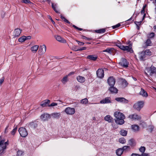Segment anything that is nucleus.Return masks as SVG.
Wrapping results in <instances>:
<instances>
[{"label":"nucleus","instance_id":"nucleus-1","mask_svg":"<svg viewBox=\"0 0 156 156\" xmlns=\"http://www.w3.org/2000/svg\"><path fill=\"white\" fill-rule=\"evenodd\" d=\"M114 115L115 118V121L117 124L121 125L124 123V119L125 117L122 113L116 112L115 113Z\"/></svg>","mask_w":156,"mask_h":156},{"label":"nucleus","instance_id":"nucleus-2","mask_svg":"<svg viewBox=\"0 0 156 156\" xmlns=\"http://www.w3.org/2000/svg\"><path fill=\"white\" fill-rule=\"evenodd\" d=\"M117 46L119 47L120 49L123 51H126L130 53L133 52V50L132 49V44H129V46H124L119 41L115 43Z\"/></svg>","mask_w":156,"mask_h":156},{"label":"nucleus","instance_id":"nucleus-3","mask_svg":"<svg viewBox=\"0 0 156 156\" xmlns=\"http://www.w3.org/2000/svg\"><path fill=\"white\" fill-rule=\"evenodd\" d=\"M145 73L146 75L152 76L154 74L156 73V67L152 65L150 67H147L146 69Z\"/></svg>","mask_w":156,"mask_h":156},{"label":"nucleus","instance_id":"nucleus-4","mask_svg":"<svg viewBox=\"0 0 156 156\" xmlns=\"http://www.w3.org/2000/svg\"><path fill=\"white\" fill-rule=\"evenodd\" d=\"M5 141L3 139H2L1 137L0 136V155L2 156L5 152V150L6 149L5 145L4 144Z\"/></svg>","mask_w":156,"mask_h":156},{"label":"nucleus","instance_id":"nucleus-5","mask_svg":"<svg viewBox=\"0 0 156 156\" xmlns=\"http://www.w3.org/2000/svg\"><path fill=\"white\" fill-rule=\"evenodd\" d=\"M144 105V101H139L135 103L133 106V107L136 110L140 111L141 109L143 107Z\"/></svg>","mask_w":156,"mask_h":156},{"label":"nucleus","instance_id":"nucleus-6","mask_svg":"<svg viewBox=\"0 0 156 156\" xmlns=\"http://www.w3.org/2000/svg\"><path fill=\"white\" fill-rule=\"evenodd\" d=\"M19 132L20 136L23 137H25L28 135L27 132L24 128H20L19 129Z\"/></svg>","mask_w":156,"mask_h":156},{"label":"nucleus","instance_id":"nucleus-7","mask_svg":"<svg viewBox=\"0 0 156 156\" xmlns=\"http://www.w3.org/2000/svg\"><path fill=\"white\" fill-rule=\"evenodd\" d=\"M65 112L68 115H72L75 112V110L74 108L68 107L65 109Z\"/></svg>","mask_w":156,"mask_h":156},{"label":"nucleus","instance_id":"nucleus-8","mask_svg":"<svg viewBox=\"0 0 156 156\" xmlns=\"http://www.w3.org/2000/svg\"><path fill=\"white\" fill-rule=\"evenodd\" d=\"M119 64L122 66L126 68L128 66L129 62L127 61L126 59L124 58H122Z\"/></svg>","mask_w":156,"mask_h":156},{"label":"nucleus","instance_id":"nucleus-9","mask_svg":"<svg viewBox=\"0 0 156 156\" xmlns=\"http://www.w3.org/2000/svg\"><path fill=\"white\" fill-rule=\"evenodd\" d=\"M46 50V47L45 45L43 44L40 46L38 53L39 55H42L45 53Z\"/></svg>","mask_w":156,"mask_h":156},{"label":"nucleus","instance_id":"nucleus-10","mask_svg":"<svg viewBox=\"0 0 156 156\" xmlns=\"http://www.w3.org/2000/svg\"><path fill=\"white\" fill-rule=\"evenodd\" d=\"M139 57L141 61L145 60L148 58L144 51L139 53Z\"/></svg>","mask_w":156,"mask_h":156},{"label":"nucleus","instance_id":"nucleus-11","mask_svg":"<svg viewBox=\"0 0 156 156\" xmlns=\"http://www.w3.org/2000/svg\"><path fill=\"white\" fill-rule=\"evenodd\" d=\"M115 80L114 78L112 76L110 77L108 80V83L110 86H114L115 84Z\"/></svg>","mask_w":156,"mask_h":156},{"label":"nucleus","instance_id":"nucleus-12","mask_svg":"<svg viewBox=\"0 0 156 156\" xmlns=\"http://www.w3.org/2000/svg\"><path fill=\"white\" fill-rule=\"evenodd\" d=\"M96 73L98 77L101 78L104 77V71L103 69H99L97 71Z\"/></svg>","mask_w":156,"mask_h":156},{"label":"nucleus","instance_id":"nucleus-13","mask_svg":"<svg viewBox=\"0 0 156 156\" xmlns=\"http://www.w3.org/2000/svg\"><path fill=\"white\" fill-rule=\"evenodd\" d=\"M128 117L132 120H138L141 119L140 116L136 114L130 115Z\"/></svg>","mask_w":156,"mask_h":156},{"label":"nucleus","instance_id":"nucleus-14","mask_svg":"<svg viewBox=\"0 0 156 156\" xmlns=\"http://www.w3.org/2000/svg\"><path fill=\"white\" fill-rule=\"evenodd\" d=\"M115 99L117 101L122 103L126 104L128 102V100L124 98H116Z\"/></svg>","mask_w":156,"mask_h":156},{"label":"nucleus","instance_id":"nucleus-15","mask_svg":"<svg viewBox=\"0 0 156 156\" xmlns=\"http://www.w3.org/2000/svg\"><path fill=\"white\" fill-rule=\"evenodd\" d=\"M111 102V98L109 97H107L100 101V103L102 104L110 103Z\"/></svg>","mask_w":156,"mask_h":156},{"label":"nucleus","instance_id":"nucleus-16","mask_svg":"<svg viewBox=\"0 0 156 156\" xmlns=\"http://www.w3.org/2000/svg\"><path fill=\"white\" fill-rule=\"evenodd\" d=\"M50 115L48 114H44L41 116V119L44 121L47 120L48 119L50 118Z\"/></svg>","mask_w":156,"mask_h":156},{"label":"nucleus","instance_id":"nucleus-17","mask_svg":"<svg viewBox=\"0 0 156 156\" xmlns=\"http://www.w3.org/2000/svg\"><path fill=\"white\" fill-rule=\"evenodd\" d=\"M21 32V30L19 28L15 29L14 32V37L19 36Z\"/></svg>","mask_w":156,"mask_h":156},{"label":"nucleus","instance_id":"nucleus-18","mask_svg":"<svg viewBox=\"0 0 156 156\" xmlns=\"http://www.w3.org/2000/svg\"><path fill=\"white\" fill-rule=\"evenodd\" d=\"M115 51V49L112 48H109L103 50V52H107L110 54H113Z\"/></svg>","mask_w":156,"mask_h":156},{"label":"nucleus","instance_id":"nucleus-19","mask_svg":"<svg viewBox=\"0 0 156 156\" xmlns=\"http://www.w3.org/2000/svg\"><path fill=\"white\" fill-rule=\"evenodd\" d=\"M29 127L32 129H35L37 126V124L36 122H31L28 124Z\"/></svg>","mask_w":156,"mask_h":156},{"label":"nucleus","instance_id":"nucleus-20","mask_svg":"<svg viewBox=\"0 0 156 156\" xmlns=\"http://www.w3.org/2000/svg\"><path fill=\"white\" fill-rule=\"evenodd\" d=\"M139 94L144 97H147L148 96L147 92L142 88H141V90L139 92Z\"/></svg>","mask_w":156,"mask_h":156},{"label":"nucleus","instance_id":"nucleus-21","mask_svg":"<svg viewBox=\"0 0 156 156\" xmlns=\"http://www.w3.org/2000/svg\"><path fill=\"white\" fill-rule=\"evenodd\" d=\"M97 56L95 55H89L87 56V58L90 60L95 61L97 58Z\"/></svg>","mask_w":156,"mask_h":156},{"label":"nucleus","instance_id":"nucleus-22","mask_svg":"<svg viewBox=\"0 0 156 156\" xmlns=\"http://www.w3.org/2000/svg\"><path fill=\"white\" fill-rule=\"evenodd\" d=\"M56 40L61 42L63 43H66V40L62 38L61 37L59 36H55Z\"/></svg>","mask_w":156,"mask_h":156},{"label":"nucleus","instance_id":"nucleus-23","mask_svg":"<svg viewBox=\"0 0 156 156\" xmlns=\"http://www.w3.org/2000/svg\"><path fill=\"white\" fill-rule=\"evenodd\" d=\"M105 120L109 122H113V119L110 115H108L105 117Z\"/></svg>","mask_w":156,"mask_h":156},{"label":"nucleus","instance_id":"nucleus-24","mask_svg":"<svg viewBox=\"0 0 156 156\" xmlns=\"http://www.w3.org/2000/svg\"><path fill=\"white\" fill-rule=\"evenodd\" d=\"M109 90L112 93L116 94L118 93V89L114 86H110L109 88Z\"/></svg>","mask_w":156,"mask_h":156},{"label":"nucleus","instance_id":"nucleus-25","mask_svg":"<svg viewBox=\"0 0 156 156\" xmlns=\"http://www.w3.org/2000/svg\"><path fill=\"white\" fill-rule=\"evenodd\" d=\"M50 102V101L48 100H46L42 101L41 105L43 107H45L47 105H48Z\"/></svg>","mask_w":156,"mask_h":156},{"label":"nucleus","instance_id":"nucleus-26","mask_svg":"<svg viewBox=\"0 0 156 156\" xmlns=\"http://www.w3.org/2000/svg\"><path fill=\"white\" fill-rule=\"evenodd\" d=\"M76 79L77 81L80 83H83L85 81V78L81 76H78Z\"/></svg>","mask_w":156,"mask_h":156},{"label":"nucleus","instance_id":"nucleus-27","mask_svg":"<svg viewBox=\"0 0 156 156\" xmlns=\"http://www.w3.org/2000/svg\"><path fill=\"white\" fill-rule=\"evenodd\" d=\"M39 48L37 45H35L31 48V50L34 53H36Z\"/></svg>","mask_w":156,"mask_h":156},{"label":"nucleus","instance_id":"nucleus-28","mask_svg":"<svg viewBox=\"0 0 156 156\" xmlns=\"http://www.w3.org/2000/svg\"><path fill=\"white\" fill-rule=\"evenodd\" d=\"M123 150L122 148H120L116 150V154L118 156H121L122 154Z\"/></svg>","mask_w":156,"mask_h":156},{"label":"nucleus","instance_id":"nucleus-29","mask_svg":"<svg viewBox=\"0 0 156 156\" xmlns=\"http://www.w3.org/2000/svg\"><path fill=\"white\" fill-rule=\"evenodd\" d=\"M68 76L66 75L65 76L63 77V78L61 80V81L63 84H65L68 81Z\"/></svg>","mask_w":156,"mask_h":156},{"label":"nucleus","instance_id":"nucleus-30","mask_svg":"<svg viewBox=\"0 0 156 156\" xmlns=\"http://www.w3.org/2000/svg\"><path fill=\"white\" fill-rule=\"evenodd\" d=\"M146 56L148 57V56L152 55V53L149 49H146L145 51H144Z\"/></svg>","mask_w":156,"mask_h":156},{"label":"nucleus","instance_id":"nucleus-31","mask_svg":"<svg viewBox=\"0 0 156 156\" xmlns=\"http://www.w3.org/2000/svg\"><path fill=\"white\" fill-rule=\"evenodd\" d=\"M132 129L134 131H137L139 130V127L137 125H133L131 126Z\"/></svg>","mask_w":156,"mask_h":156},{"label":"nucleus","instance_id":"nucleus-32","mask_svg":"<svg viewBox=\"0 0 156 156\" xmlns=\"http://www.w3.org/2000/svg\"><path fill=\"white\" fill-rule=\"evenodd\" d=\"M129 145L131 146H133L135 145V141L133 139H130L128 141Z\"/></svg>","mask_w":156,"mask_h":156},{"label":"nucleus","instance_id":"nucleus-33","mask_svg":"<svg viewBox=\"0 0 156 156\" xmlns=\"http://www.w3.org/2000/svg\"><path fill=\"white\" fill-rule=\"evenodd\" d=\"M127 131L126 130L121 129L120 131V134L123 136H126L127 135Z\"/></svg>","mask_w":156,"mask_h":156},{"label":"nucleus","instance_id":"nucleus-34","mask_svg":"<svg viewBox=\"0 0 156 156\" xmlns=\"http://www.w3.org/2000/svg\"><path fill=\"white\" fill-rule=\"evenodd\" d=\"M80 102L82 104L86 105L88 104V101L87 98H85L81 100Z\"/></svg>","mask_w":156,"mask_h":156},{"label":"nucleus","instance_id":"nucleus-35","mask_svg":"<svg viewBox=\"0 0 156 156\" xmlns=\"http://www.w3.org/2000/svg\"><path fill=\"white\" fill-rule=\"evenodd\" d=\"M119 141L122 144H125L126 142V140L123 137L120 138L119 140Z\"/></svg>","mask_w":156,"mask_h":156},{"label":"nucleus","instance_id":"nucleus-36","mask_svg":"<svg viewBox=\"0 0 156 156\" xmlns=\"http://www.w3.org/2000/svg\"><path fill=\"white\" fill-rule=\"evenodd\" d=\"M52 116L55 118H58L59 117L60 114L59 113H54L51 114Z\"/></svg>","mask_w":156,"mask_h":156},{"label":"nucleus","instance_id":"nucleus-37","mask_svg":"<svg viewBox=\"0 0 156 156\" xmlns=\"http://www.w3.org/2000/svg\"><path fill=\"white\" fill-rule=\"evenodd\" d=\"M26 40V36H23L19 38L18 39L19 41L20 42H23Z\"/></svg>","mask_w":156,"mask_h":156},{"label":"nucleus","instance_id":"nucleus-38","mask_svg":"<svg viewBox=\"0 0 156 156\" xmlns=\"http://www.w3.org/2000/svg\"><path fill=\"white\" fill-rule=\"evenodd\" d=\"M96 32L98 33H104L105 31V30L104 29H101L99 30H96Z\"/></svg>","mask_w":156,"mask_h":156},{"label":"nucleus","instance_id":"nucleus-39","mask_svg":"<svg viewBox=\"0 0 156 156\" xmlns=\"http://www.w3.org/2000/svg\"><path fill=\"white\" fill-rule=\"evenodd\" d=\"M154 128V126L152 125H149L147 129L148 131L151 133Z\"/></svg>","mask_w":156,"mask_h":156},{"label":"nucleus","instance_id":"nucleus-40","mask_svg":"<svg viewBox=\"0 0 156 156\" xmlns=\"http://www.w3.org/2000/svg\"><path fill=\"white\" fill-rule=\"evenodd\" d=\"M122 83V86L124 87H126L128 84L127 81L125 79L123 80Z\"/></svg>","mask_w":156,"mask_h":156},{"label":"nucleus","instance_id":"nucleus-41","mask_svg":"<svg viewBox=\"0 0 156 156\" xmlns=\"http://www.w3.org/2000/svg\"><path fill=\"white\" fill-rule=\"evenodd\" d=\"M146 44L147 46H151L152 43L150 39H148L146 42Z\"/></svg>","mask_w":156,"mask_h":156},{"label":"nucleus","instance_id":"nucleus-42","mask_svg":"<svg viewBox=\"0 0 156 156\" xmlns=\"http://www.w3.org/2000/svg\"><path fill=\"white\" fill-rule=\"evenodd\" d=\"M60 17L62 20L68 23H70L69 21L66 19V18L64 17L62 15H61Z\"/></svg>","mask_w":156,"mask_h":156},{"label":"nucleus","instance_id":"nucleus-43","mask_svg":"<svg viewBox=\"0 0 156 156\" xmlns=\"http://www.w3.org/2000/svg\"><path fill=\"white\" fill-rule=\"evenodd\" d=\"M139 151L143 153H144L145 150V147H141L140 148Z\"/></svg>","mask_w":156,"mask_h":156},{"label":"nucleus","instance_id":"nucleus-44","mask_svg":"<svg viewBox=\"0 0 156 156\" xmlns=\"http://www.w3.org/2000/svg\"><path fill=\"white\" fill-rule=\"evenodd\" d=\"M17 130V127H15L11 131V134L12 135H14L15 133L16 132Z\"/></svg>","mask_w":156,"mask_h":156},{"label":"nucleus","instance_id":"nucleus-45","mask_svg":"<svg viewBox=\"0 0 156 156\" xmlns=\"http://www.w3.org/2000/svg\"><path fill=\"white\" fill-rule=\"evenodd\" d=\"M122 148L123 150V151H124L129 149L130 148V147L128 146H125L123 147Z\"/></svg>","mask_w":156,"mask_h":156},{"label":"nucleus","instance_id":"nucleus-46","mask_svg":"<svg viewBox=\"0 0 156 156\" xmlns=\"http://www.w3.org/2000/svg\"><path fill=\"white\" fill-rule=\"evenodd\" d=\"M23 154V152L21 151H18L17 152V156H21Z\"/></svg>","mask_w":156,"mask_h":156},{"label":"nucleus","instance_id":"nucleus-47","mask_svg":"<svg viewBox=\"0 0 156 156\" xmlns=\"http://www.w3.org/2000/svg\"><path fill=\"white\" fill-rule=\"evenodd\" d=\"M22 2L25 4L30 3H31L30 1L29 0H22Z\"/></svg>","mask_w":156,"mask_h":156},{"label":"nucleus","instance_id":"nucleus-48","mask_svg":"<svg viewBox=\"0 0 156 156\" xmlns=\"http://www.w3.org/2000/svg\"><path fill=\"white\" fill-rule=\"evenodd\" d=\"M55 5H54L53 3L52 4V8L56 12L58 13V11L56 10L55 7Z\"/></svg>","mask_w":156,"mask_h":156},{"label":"nucleus","instance_id":"nucleus-49","mask_svg":"<svg viewBox=\"0 0 156 156\" xmlns=\"http://www.w3.org/2000/svg\"><path fill=\"white\" fill-rule=\"evenodd\" d=\"M120 25H121L119 23L118 24H117L113 26L112 27L113 29H115L116 28L119 27H120Z\"/></svg>","mask_w":156,"mask_h":156},{"label":"nucleus","instance_id":"nucleus-50","mask_svg":"<svg viewBox=\"0 0 156 156\" xmlns=\"http://www.w3.org/2000/svg\"><path fill=\"white\" fill-rule=\"evenodd\" d=\"M155 35V34L154 33H151L149 35V37L150 38H153L154 37Z\"/></svg>","mask_w":156,"mask_h":156},{"label":"nucleus","instance_id":"nucleus-51","mask_svg":"<svg viewBox=\"0 0 156 156\" xmlns=\"http://www.w3.org/2000/svg\"><path fill=\"white\" fill-rule=\"evenodd\" d=\"M5 15V12L3 11H2L1 12V16L2 18H4Z\"/></svg>","mask_w":156,"mask_h":156},{"label":"nucleus","instance_id":"nucleus-52","mask_svg":"<svg viewBox=\"0 0 156 156\" xmlns=\"http://www.w3.org/2000/svg\"><path fill=\"white\" fill-rule=\"evenodd\" d=\"M4 80V77H2L0 79V86H1L2 84V83L3 82Z\"/></svg>","mask_w":156,"mask_h":156},{"label":"nucleus","instance_id":"nucleus-53","mask_svg":"<svg viewBox=\"0 0 156 156\" xmlns=\"http://www.w3.org/2000/svg\"><path fill=\"white\" fill-rule=\"evenodd\" d=\"M57 105V103H55V102H53L51 103L50 105H48L49 107H51V106H56Z\"/></svg>","mask_w":156,"mask_h":156},{"label":"nucleus","instance_id":"nucleus-54","mask_svg":"<svg viewBox=\"0 0 156 156\" xmlns=\"http://www.w3.org/2000/svg\"><path fill=\"white\" fill-rule=\"evenodd\" d=\"M76 41L77 42L78 44L82 46L84 44V43L83 42L79 41H78L77 40H76Z\"/></svg>","mask_w":156,"mask_h":156},{"label":"nucleus","instance_id":"nucleus-55","mask_svg":"<svg viewBox=\"0 0 156 156\" xmlns=\"http://www.w3.org/2000/svg\"><path fill=\"white\" fill-rule=\"evenodd\" d=\"M141 22L142 21H140L139 22L135 21V23L136 25V26H139V25H140Z\"/></svg>","mask_w":156,"mask_h":156},{"label":"nucleus","instance_id":"nucleus-56","mask_svg":"<svg viewBox=\"0 0 156 156\" xmlns=\"http://www.w3.org/2000/svg\"><path fill=\"white\" fill-rule=\"evenodd\" d=\"M87 49V47H82V48H80V49L77 50V51H82L83 50H85Z\"/></svg>","mask_w":156,"mask_h":156},{"label":"nucleus","instance_id":"nucleus-57","mask_svg":"<svg viewBox=\"0 0 156 156\" xmlns=\"http://www.w3.org/2000/svg\"><path fill=\"white\" fill-rule=\"evenodd\" d=\"M131 156H141V155L140 154H136V153H132L131 155Z\"/></svg>","mask_w":156,"mask_h":156},{"label":"nucleus","instance_id":"nucleus-58","mask_svg":"<svg viewBox=\"0 0 156 156\" xmlns=\"http://www.w3.org/2000/svg\"><path fill=\"white\" fill-rule=\"evenodd\" d=\"M82 38L83 39H87V40H91V38H88L84 36H82Z\"/></svg>","mask_w":156,"mask_h":156},{"label":"nucleus","instance_id":"nucleus-59","mask_svg":"<svg viewBox=\"0 0 156 156\" xmlns=\"http://www.w3.org/2000/svg\"><path fill=\"white\" fill-rule=\"evenodd\" d=\"M9 126L8 125L7 126V127L5 128V133H6L8 132V130L9 129Z\"/></svg>","mask_w":156,"mask_h":156},{"label":"nucleus","instance_id":"nucleus-60","mask_svg":"<svg viewBox=\"0 0 156 156\" xmlns=\"http://www.w3.org/2000/svg\"><path fill=\"white\" fill-rule=\"evenodd\" d=\"M141 155V156H149V155L148 154L144 153H142Z\"/></svg>","mask_w":156,"mask_h":156},{"label":"nucleus","instance_id":"nucleus-61","mask_svg":"<svg viewBox=\"0 0 156 156\" xmlns=\"http://www.w3.org/2000/svg\"><path fill=\"white\" fill-rule=\"evenodd\" d=\"M145 12V9H142L141 11V13L142 14H144V16H145V14L144 13Z\"/></svg>","mask_w":156,"mask_h":156},{"label":"nucleus","instance_id":"nucleus-62","mask_svg":"<svg viewBox=\"0 0 156 156\" xmlns=\"http://www.w3.org/2000/svg\"><path fill=\"white\" fill-rule=\"evenodd\" d=\"M49 19H50V20H51V21L52 23L53 24H55V22H54V21L52 20V19L51 18V17L50 16H49Z\"/></svg>","mask_w":156,"mask_h":156},{"label":"nucleus","instance_id":"nucleus-63","mask_svg":"<svg viewBox=\"0 0 156 156\" xmlns=\"http://www.w3.org/2000/svg\"><path fill=\"white\" fill-rule=\"evenodd\" d=\"M31 37L30 36H26V40H30L31 39Z\"/></svg>","mask_w":156,"mask_h":156},{"label":"nucleus","instance_id":"nucleus-64","mask_svg":"<svg viewBox=\"0 0 156 156\" xmlns=\"http://www.w3.org/2000/svg\"><path fill=\"white\" fill-rule=\"evenodd\" d=\"M4 144L5 145V148H6V147L7 146L8 144V142L7 141L5 142H4Z\"/></svg>","mask_w":156,"mask_h":156}]
</instances>
